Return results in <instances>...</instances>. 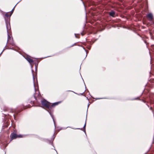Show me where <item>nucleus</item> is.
<instances>
[{
	"instance_id": "f257e3e1",
	"label": "nucleus",
	"mask_w": 154,
	"mask_h": 154,
	"mask_svg": "<svg viewBox=\"0 0 154 154\" xmlns=\"http://www.w3.org/2000/svg\"><path fill=\"white\" fill-rule=\"evenodd\" d=\"M41 103L43 106L46 108H51V103L45 100L42 101Z\"/></svg>"
},
{
	"instance_id": "f03ea898",
	"label": "nucleus",
	"mask_w": 154,
	"mask_h": 154,
	"mask_svg": "<svg viewBox=\"0 0 154 154\" xmlns=\"http://www.w3.org/2000/svg\"><path fill=\"white\" fill-rule=\"evenodd\" d=\"M5 21L7 32V33H8V32L9 30L11 29L10 21H9V20H7L5 18Z\"/></svg>"
},
{
	"instance_id": "7ed1b4c3",
	"label": "nucleus",
	"mask_w": 154,
	"mask_h": 154,
	"mask_svg": "<svg viewBox=\"0 0 154 154\" xmlns=\"http://www.w3.org/2000/svg\"><path fill=\"white\" fill-rule=\"evenodd\" d=\"M10 137L11 140L15 139L17 137H21L20 135H17L16 134L11 133V134Z\"/></svg>"
},
{
	"instance_id": "20e7f679",
	"label": "nucleus",
	"mask_w": 154,
	"mask_h": 154,
	"mask_svg": "<svg viewBox=\"0 0 154 154\" xmlns=\"http://www.w3.org/2000/svg\"><path fill=\"white\" fill-rule=\"evenodd\" d=\"M147 17L149 19V20L150 21H152L153 19V16L151 13H149L147 14Z\"/></svg>"
},
{
	"instance_id": "39448f33",
	"label": "nucleus",
	"mask_w": 154,
	"mask_h": 154,
	"mask_svg": "<svg viewBox=\"0 0 154 154\" xmlns=\"http://www.w3.org/2000/svg\"><path fill=\"white\" fill-rule=\"evenodd\" d=\"M26 59L31 65L34 63L33 60L30 57H27L26 58Z\"/></svg>"
},
{
	"instance_id": "423d86ee",
	"label": "nucleus",
	"mask_w": 154,
	"mask_h": 154,
	"mask_svg": "<svg viewBox=\"0 0 154 154\" xmlns=\"http://www.w3.org/2000/svg\"><path fill=\"white\" fill-rule=\"evenodd\" d=\"M109 15L112 17H114L116 16L115 12L113 11H111L109 12Z\"/></svg>"
},
{
	"instance_id": "0eeeda50",
	"label": "nucleus",
	"mask_w": 154,
	"mask_h": 154,
	"mask_svg": "<svg viewBox=\"0 0 154 154\" xmlns=\"http://www.w3.org/2000/svg\"><path fill=\"white\" fill-rule=\"evenodd\" d=\"M61 102L60 101L58 102L53 103L51 105V107H54L55 106L60 103Z\"/></svg>"
},
{
	"instance_id": "6e6552de",
	"label": "nucleus",
	"mask_w": 154,
	"mask_h": 154,
	"mask_svg": "<svg viewBox=\"0 0 154 154\" xmlns=\"http://www.w3.org/2000/svg\"><path fill=\"white\" fill-rule=\"evenodd\" d=\"M11 15L10 16H9L7 14H5V16L6 17V18H6L7 20H9V21H10V17L11 16Z\"/></svg>"
},
{
	"instance_id": "1a4fd4ad",
	"label": "nucleus",
	"mask_w": 154,
	"mask_h": 154,
	"mask_svg": "<svg viewBox=\"0 0 154 154\" xmlns=\"http://www.w3.org/2000/svg\"><path fill=\"white\" fill-rule=\"evenodd\" d=\"M11 37L9 35L8 32V41H9V40L11 39Z\"/></svg>"
},
{
	"instance_id": "9d476101",
	"label": "nucleus",
	"mask_w": 154,
	"mask_h": 154,
	"mask_svg": "<svg viewBox=\"0 0 154 154\" xmlns=\"http://www.w3.org/2000/svg\"><path fill=\"white\" fill-rule=\"evenodd\" d=\"M14 8H13L12 10H11V11L12 12H13V11H14Z\"/></svg>"
},
{
	"instance_id": "9b49d317",
	"label": "nucleus",
	"mask_w": 154,
	"mask_h": 154,
	"mask_svg": "<svg viewBox=\"0 0 154 154\" xmlns=\"http://www.w3.org/2000/svg\"><path fill=\"white\" fill-rule=\"evenodd\" d=\"M85 125H85H85L84 126V127H85Z\"/></svg>"
},
{
	"instance_id": "f8f14e48",
	"label": "nucleus",
	"mask_w": 154,
	"mask_h": 154,
	"mask_svg": "<svg viewBox=\"0 0 154 154\" xmlns=\"http://www.w3.org/2000/svg\"><path fill=\"white\" fill-rule=\"evenodd\" d=\"M40 96V94H39V97Z\"/></svg>"
}]
</instances>
